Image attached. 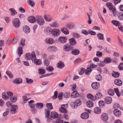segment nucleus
<instances>
[{"label":"nucleus","mask_w":123,"mask_h":123,"mask_svg":"<svg viewBox=\"0 0 123 123\" xmlns=\"http://www.w3.org/2000/svg\"><path fill=\"white\" fill-rule=\"evenodd\" d=\"M27 2L32 7H33L34 6L35 3L33 1L31 0H28Z\"/></svg>","instance_id":"09e8293b"},{"label":"nucleus","mask_w":123,"mask_h":123,"mask_svg":"<svg viewBox=\"0 0 123 123\" xmlns=\"http://www.w3.org/2000/svg\"><path fill=\"white\" fill-rule=\"evenodd\" d=\"M87 98L89 99H90L93 101H94L96 100V98H94L93 96L91 94H88L87 95Z\"/></svg>","instance_id":"7c9ffc66"},{"label":"nucleus","mask_w":123,"mask_h":123,"mask_svg":"<svg viewBox=\"0 0 123 123\" xmlns=\"http://www.w3.org/2000/svg\"><path fill=\"white\" fill-rule=\"evenodd\" d=\"M23 30L24 32L26 34L28 33L30 31V29L29 27L26 25L24 26Z\"/></svg>","instance_id":"b1692460"},{"label":"nucleus","mask_w":123,"mask_h":123,"mask_svg":"<svg viewBox=\"0 0 123 123\" xmlns=\"http://www.w3.org/2000/svg\"><path fill=\"white\" fill-rule=\"evenodd\" d=\"M60 33V30L57 29H53L51 34L54 36H57L59 35Z\"/></svg>","instance_id":"6e6552de"},{"label":"nucleus","mask_w":123,"mask_h":123,"mask_svg":"<svg viewBox=\"0 0 123 123\" xmlns=\"http://www.w3.org/2000/svg\"><path fill=\"white\" fill-rule=\"evenodd\" d=\"M34 101L33 100H31L29 101V105L30 107L31 108H33L35 106V105L33 104Z\"/></svg>","instance_id":"79ce46f5"},{"label":"nucleus","mask_w":123,"mask_h":123,"mask_svg":"<svg viewBox=\"0 0 123 123\" xmlns=\"http://www.w3.org/2000/svg\"><path fill=\"white\" fill-rule=\"evenodd\" d=\"M92 88L94 89H98L99 87V83L98 82H94L92 83L91 85Z\"/></svg>","instance_id":"4468645a"},{"label":"nucleus","mask_w":123,"mask_h":123,"mask_svg":"<svg viewBox=\"0 0 123 123\" xmlns=\"http://www.w3.org/2000/svg\"><path fill=\"white\" fill-rule=\"evenodd\" d=\"M95 78L97 81H100L102 80V77L101 75L99 74L96 76Z\"/></svg>","instance_id":"c03bdc74"},{"label":"nucleus","mask_w":123,"mask_h":123,"mask_svg":"<svg viewBox=\"0 0 123 123\" xmlns=\"http://www.w3.org/2000/svg\"><path fill=\"white\" fill-rule=\"evenodd\" d=\"M43 17L45 20L47 22H50L52 20V16L48 14H45L43 15Z\"/></svg>","instance_id":"9d476101"},{"label":"nucleus","mask_w":123,"mask_h":123,"mask_svg":"<svg viewBox=\"0 0 123 123\" xmlns=\"http://www.w3.org/2000/svg\"><path fill=\"white\" fill-rule=\"evenodd\" d=\"M80 117L83 119H86L89 117V114L87 112H85L81 114Z\"/></svg>","instance_id":"dca6fc26"},{"label":"nucleus","mask_w":123,"mask_h":123,"mask_svg":"<svg viewBox=\"0 0 123 123\" xmlns=\"http://www.w3.org/2000/svg\"><path fill=\"white\" fill-rule=\"evenodd\" d=\"M36 21L38 24L40 25H42L45 23L43 18L40 16H37L36 17Z\"/></svg>","instance_id":"7ed1b4c3"},{"label":"nucleus","mask_w":123,"mask_h":123,"mask_svg":"<svg viewBox=\"0 0 123 123\" xmlns=\"http://www.w3.org/2000/svg\"><path fill=\"white\" fill-rule=\"evenodd\" d=\"M111 23L114 25L117 26L119 25H120V24L118 21L115 20H113L112 21Z\"/></svg>","instance_id":"8fccbe9b"},{"label":"nucleus","mask_w":123,"mask_h":123,"mask_svg":"<svg viewBox=\"0 0 123 123\" xmlns=\"http://www.w3.org/2000/svg\"><path fill=\"white\" fill-rule=\"evenodd\" d=\"M9 10L10 11L11 14L12 16H14L17 13V12L14 8H10Z\"/></svg>","instance_id":"ea45409f"},{"label":"nucleus","mask_w":123,"mask_h":123,"mask_svg":"<svg viewBox=\"0 0 123 123\" xmlns=\"http://www.w3.org/2000/svg\"><path fill=\"white\" fill-rule=\"evenodd\" d=\"M67 40V38L66 37H59L57 39V41L60 43H65Z\"/></svg>","instance_id":"9b49d317"},{"label":"nucleus","mask_w":123,"mask_h":123,"mask_svg":"<svg viewBox=\"0 0 123 123\" xmlns=\"http://www.w3.org/2000/svg\"><path fill=\"white\" fill-rule=\"evenodd\" d=\"M50 116L53 118H56L58 117V114L56 112L53 111L51 113Z\"/></svg>","instance_id":"5701e85b"},{"label":"nucleus","mask_w":123,"mask_h":123,"mask_svg":"<svg viewBox=\"0 0 123 123\" xmlns=\"http://www.w3.org/2000/svg\"><path fill=\"white\" fill-rule=\"evenodd\" d=\"M10 100L13 102H15L17 100V98L15 96H13L10 97Z\"/></svg>","instance_id":"3c124183"},{"label":"nucleus","mask_w":123,"mask_h":123,"mask_svg":"<svg viewBox=\"0 0 123 123\" xmlns=\"http://www.w3.org/2000/svg\"><path fill=\"white\" fill-rule=\"evenodd\" d=\"M66 105H61V108L59 109V111L60 112L63 113H66L67 112L66 109V108L65 106Z\"/></svg>","instance_id":"6ab92c4d"},{"label":"nucleus","mask_w":123,"mask_h":123,"mask_svg":"<svg viewBox=\"0 0 123 123\" xmlns=\"http://www.w3.org/2000/svg\"><path fill=\"white\" fill-rule=\"evenodd\" d=\"M106 6L109 8V10L112 12L114 16H116L117 12L116 9L112 4L110 2H107L106 4Z\"/></svg>","instance_id":"f257e3e1"},{"label":"nucleus","mask_w":123,"mask_h":123,"mask_svg":"<svg viewBox=\"0 0 123 123\" xmlns=\"http://www.w3.org/2000/svg\"><path fill=\"white\" fill-rule=\"evenodd\" d=\"M101 118L104 121H106L108 119V116L106 113L103 114L101 116Z\"/></svg>","instance_id":"4be33fe9"},{"label":"nucleus","mask_w":123,"mask_h":123,"mask_svg":"<svg viewBox=\"0 0 123 123\" xmlns=\"http://www.w3.org/2000/svg\"><path fill=\"white\" fill-rule=\"evenodd\" d=\"M32 56L31 58V60L36 65H40L42 63L41 61L39 59H37L36 58L35 53L34 52H32Z\"/></svg>","instance_id":"f03ea898"},{"label":"nucleus","mask_w":123,"mask_h":123,"mask_svg":"<svg viewBox=\"0 0 123 123\" xmlns=\"http://www.w3.org/2000/svg\"><path fill=\"white\" fill-rule=\"evenodd\" d=\"M114 91L115 93L117 95L118 97H119L120 96V94L118 89V88H115L114 89Z\"/></svg>","instance_id":"13d9d810"},{"label":"nucleus","mask_w":123,"mask_h":123,"mask_svg":"<svg viewBox=\"0 0 123 123\" xmlns=\"http://www.w3.org/2000/svg\"><path fill=\"white\" fill-rule=\"evenodd\" d=\"M106 103L108 104H110L112 101L111 98L109 97H106L105 99Z\"/></svg>","instance_id":"cd10ccee"},{"label":"nucleus","mask_w":123,"mask_h":123,"mask_svg":"<svg viewBox=\"0 0 123 123\" xmlns=\"http://www.w3.org/2000/svg\"><path fill=\"white\" fill-rule=\"evenodd\" d=\"M61 32L64 34L67 35L69 34V31L68 29L66 28H62L61 29Z\"/></svg>","instance_id":"a878e982"},{"label":"nucleus","mask_w":123,"mask_h":123,"mask_svg":"<svg viewBox=\"0 0 123 123\" xmlns=\"http://www.w3.org/2000/svg\"><path fill=\"white\" fill-rule=\"evenodd\" d=\"M73 36L76 38H79L80 37V35L79 34L76 33H73Z\"/></svg>","instance_id":"0e129e2a"},{"label":"nucleus","mask_w":123,"mask_h":123,"mask_svg":"<svg viewBox=\"0 0 123 123\" xmlns=\"http://www.w3.org/2000/svg\"><path fill=\"white\" fill-rule=\"evenodd\" d=\"M74 47L71 45L65 44L63 46V50L66 51H69L73 50Z\"/></svg>","instance_id":"423d86ee"},{"label":"nucleus","mask_w":123,"mask_h":123,"mask_svg":"<svg viewBox=\"0 0 123 123\" xmlns=\"http://www.w3.org/2000/svg\"><path fill=\"white\" fill-rule=\"evenodd\" d=\"M81 104V102L80 99H78L76 100L75 102L71 103V105L74 106V108H76L78 106H79Z\"/></svg>","instance_id":"39448f33"},{"label":"nucleus","mask_w":123,"mask_h":123,"mask_svg":"<svg viewBox=\"0 0 123 123\" xmlns=\"http://www.w3.org/2000/svg\"><path fill=\"white\" fill-rule=\"evenodd\" d=\"M96 65L93 64H92L88 68L86 69L85 71V74L86 75H89L92 71L91 69L93 68L96 67Z\"/></svg>","instance_id":"1a4fd4ad"},{"label":"nucleus","mask_w":123,"mask_h":123,"mask_svg":"<svg viewBox=\"0 0 123 123\" xmlns=\"http://www.w3.org/2000/svg\"><path fill=\"white\" fill-rule=\"evenodd\" d=\"M28 20L29 22L31 23H34L36 21V18L31 16H30L28 17Z\"/></svg>","instance_id":"c85d7f7f"},{"label":"nucleus","mask_w":123,"mask_h":123,"mask_svg":"<svg viewBox=\"0 0 123 123\" xmlns=\"http://www.w3.org/2000/svg\"><path fill=\"white\" fill-rule=\"evenodd\" d=\"M55 42L54 39L51 38H47L46 39V43L49 44H52Z\"/></svg>","instance_id":"a211bd4d"},{"label":"nucleus","mask_w":123,"mask_h":123,"mask_svg":"<svg viewBox=\"0 0 123 123\" xmlns=\"http://www.w3.org/2000/svg\"><path fill=\"white\" fill-rule=\"evenodd\" d=\"M22 80L20 78H17L13 81V82L16 84H19L22 83Z\"/></svg>","instance_id":"72a5a7b5"},{"label":"nucleus","mask_w":123,"mask_h":123,"mask_svg":"<svg viewBox=\"0 0 123 123\" xmlns=\"http://www.w3.org/2000/svg\"><path fill=\"white\" fill-rule=\"evenodd\" d=\"M95 97L96 98L100 99L102 98V95L100 92H98L97 93Z\"/></svg>","instance_id":"de8ad7c7"},{"label":"nucleus","mask_w":123,"mask_h":123,"mask_svg":"<svg viewBox=\"0 0 123 123\" xmlns=\"http://www.w3.org/2000/svg\"><path fill=\"white\" fill-rule=\"evenodd\" d=\"M98 104L99 106L101 107H103L105 106V104L104 101L103 100H100L99 101Z\"/></svg>","instance_id":"e433bc0d"},{"label":"nucleus","mask_w":123,"mask_h":123,"mask_svg":"<svg viewBox=\"0 0 123 123\" xmlns=\"http://www.w3.org/2000/svg\"><path fill=\"white\" fill-rule=\"evenodd\" d=\"M119 74L117 72H114L112 74V76H113V77H117L119 76Z\"/></svg>","instance_id":"5fc2aeb1"},{"label":"nucleus","mask_w":123,"mask_h":123,"mask_svg":"<svg viewBox=\"0 0 123 123\" xmlns=\"http://www.w3.org/2000/svg\"><path fill=\"white\" fill-rule=\"evenodd\" d=\"M12 24L14 27L16 28H18L20 26V20L18 18H15L12 20Z\"/></svg>","instance_id":"20e7f679"},{"label":"nucleus","mask_w":123,"mask_h":123,"mask_svg":"<svg viewBox=\"0 0 123 123\" xmlns=\"http://www.w3.org/2000/svg\"><path fill=\"white\" fill-rule=\"evenodd\" d=\"M26 81L27 83L30 84L32 83L33 81L32 79L27 78H26Z\"/></svg>","instance_id":"bf43d9fd"},{"label":"nucleus","mask_w":123,"mask_h":123,"mask_svg":"<svg viewBox=\"0 0 123 123\" xmlns=\"http://www.w3.org/2000/svg\"><path fill=\"white\" fill-rule=\"evenodd\" d=\"M53 30L49 27H46L44 29L45 33L47 35H49L52 34Z\"/></svg>","instance_id":"0eeeda50"},{"label":"nucleus","mask_w":123,"mask_h":123,"mask_svg":"<svg viewBox=\"0 0 123 123\" xmlns=\"http://www.w3.org/2000/svg\"><path fill=\"white\" fill-rule=\"evenodd\" d=\"M32 52L31 54L30 53H26L25 56V58L26 60H29L32 58Z\"/></svg>","instance_id":"aec40b11"},{"label":"nucleus","mask_w":123,"mask_h":123,"mask_svg":"<svg viewBox=\"0 0 123 123\" xmlns=\"http://www.w3.org/2000/svg\"><path fill=\"white\" fill-rule=\"evenodd\" d=\"M85 69L84 68H81L79 72V74H80L82 75L84 74L85 72Z\"/></svg>","instance_id":"69168bd1"},{"label":"nucleus","mask_w":123,"mask_h":123,"mask_svg":"<svg viewBox=\"0 0 123 123\" xmlns=\"http://www.w3.org/2000/svg\"><path fill=\"white\" fill-rule=\"evenodd\" d=\"M86 105L88 107L91 108L93 106V103L91 101H88L86 102Z\"/></svg>","instance_id":"2f4dec72"},{"label":"nucleus","mask_w":123,"mask_h":123,"mask_svg":"<svg viewBox=\"0 0 123 123\" xmlns=\"http://www.w3.org/2000/svg\"><path fill=\"white\" fill-rule=\"evenodd\" d=\"M18 106L15 105H12L11 109L10 112L12 114H14L16 112V110Z\"/></svg>","instance_id":"f8f14e48"},{"label":"nucleus","mask_w":123,"mask_h":123,"mask_svg":"<svg viewBox=\"0 0 123 123\" xmlns=\"http://www.w3.org/2000/svg\"><path fill=\"white\" fill-rule=\"evenodd\" d=\"M46 106L49 109L52 110L53 108L52 104L51 103H47Z\"/></svg>","instance_id":"864d4df0"},{"label":"nucleus","mask_w":123,"mask_h":123,"mask_svg":"<svg viewBox=\"0 0 123 123\" xmlns=\"http://www.w3.org/2000/svg\"><path fill=\"white\" fill-rule=\"evenodd\" d=\"M114 83L116 85L120 86L122 84V80L119 79H116L114 81Z\"/></svg>","instance_id":"f3484780"},{"label":"nucleus","mask_w":123,"mask_h":123,"mask_svg":"<svg viewBox=\"0 0 123 123\" xmlns=\"http://www.w3.org/2000/svg\"><path fill=\"white\" fill-rule=\"evenodd\" d=\"M96 55L97 56L99 57H101L102 55V53L100 51L97 52Z\"/></svg>","instance_id":"338daca9"},{"label":"nucleus","mask_w":123,"mask_h":123,"mask_svg":"<svg viewBox=\"0 0 123 123\" xmlns=\"http://www.w3.org/2000/svg\"><path fill=\"white\" fill-rule=\"evenodd\" d=\"M36 107L38 109H41L43 107V104L41 103H38L36 104Z\"/></svg>","instance_id":"a18cd8bd"},{"label":"nucleus","mask_w":123,"mask_h":123,"mask_svg":"<svg viewBox=\"0 0 123 123\" xmlns=\"http://www.w3.org/2000/svg\"><path fill=\"white\" fill-rule=\"evenodd\" d=\"M97 37L98 39L99 40H103L104 39V35L101 33H99L98 34Z\"/></svg>","instance_id":"37998d69"},{"label":"nucleus","mask_w":123,"mask_h":123,"mask_svg":"<svg viewBox=\"0 0 123 123\" xmlns=\"http://www.w3.org/2000/svg\"><path fill=\"white\" fill-rule=\"evenodd\" d=\"M18 39V37L17 36H15L14 37V38L12 42V43L14 44L17 41Z\"/></svg>","instance_id":"052dcab7"},{"label":"nucleus","mask_w":123,"mask_h":123,"mask_svg":"<svg viewBox=\"0 0 123 123\" xmlns=\"http://www.w3.org/2000/svg\"><path fill=\"white\" fill-rule=\"evenodd\" d=\"M75 25L73 22H70L67 23L65 26L69 29H71L74 28L75 27Z\"/></svg>","instance_id":"ddd939ff"},{"label":"nucleus","mask_w":123,"mask_h":123,"mask_svg":"<svg viewBox=\"0 0 123 123\" xmlns=\"http://www.w3.org/2000/svg\"><path fill=\"white\" fill-rule=\"evenodd\" d=\"M63 96L65 98H69L70 96V93L68 92H65L63 94Z\"/></svg>","instance_id":"680f3d73"},{"label":"nucleus","mask_w":123,"mask_h":123,"mask_svg":"<svg viewBox=\"0 0 123 123\" xmlns=\"http://www.w3.org/2000/svg\"><path fill=\"white\" fill-rule=\"evenodd\" d=\"M118 19L121 20H123V13L120 12L117 14Z\"/></svg>","instance_id":"a19ab883"},{"label":"nucleus","mask_w":123,"mask_h":123,"mask_svg":"<svg viewBox=\"0 0 123 123\" xmlns=\"http://www.w3.org/2000/svg\"><path fill=\"white\" fill-rule=\"evenodd\" d=\"M71 53L72 54L75 55H76L80 53V51L78 49H75L72 51Z\"/></svg>","instance_id":"58836bf2"},{"label":"nucleus","mask_w":123,"mask_h":123,"mask_svg":"<svg viewBox=\"0 0 123 123\" xmlns=\"http://www.w3.org/2000/svg\"><path fill=\"white\" fill-rule=\"evenodd\" d=\"M46 69L48 71L51 72L54 70V68L52 67L49 66V67L47 68Z\"/></svg>","instance_id":"774afa93"},{"label":"nucleus","mask_w":123,"mask_h":123,"mask_svg":"<svg viewBox=\"0 0 123 123\" xmlns=\"http://www.w3.org/2000/svg\"><path fill=\"white\" fill-rule=\"evenodd\" d=\"M112 60L110 58L107 57L105 58L104 60L105 63L106 64H108L110 63L111 62Z\"/></svg>","instance_id":"473e14b6"},{"label":"nucleus","mask_w":123,"mask_h":123,"mask_svg":"<svg viewBox=\"0 0 123 123\" xmlns=\"http://www.w3.org/2000/svg\"><path fill=\"white\" fill-rule=\"evenodd\" d=\"M101 111V110L100 108L97 107L95 108L94 110V113L96 114L100 113Z\"/></svg>","instance_id":"4c0bfd02"},{"label":"nucleus","mask_w":123,"mask_h":123,"mask_svg":"<svg viewBox=\"0 0 123 123\" xmlns=\"http://www.w3.org/2000/svg\"><path fill=\"white\" fill-rule=\"evenodd\" d=\"M69 43L72 45H74L76 44L77 42L75 39L73 38L70 39L69 40Z\"/></svg>","instance_id":"c756f323"},{"label":"nucleus","mask_w":123,"mask_h":123,"mask_svg":"<svg viewBox=\"0 0 123 123\" xmlns=\"http://www.w3.org/2000/svg\"><path fill=\"white\" fill-rule=\"evenodd\" d=\"M2 98L4 99H7L9 98V96L7 95L6 92L2 93Z\"/></svg>","instance_id":"49530a36"},{"label":"nucleus","mask_w":123,"mask_h":123,"mask_svg":"<svg viewBox=\"0 0 123 123\" xmlns=\"http://www.w3.org/2000/svg\"><path fill=\"white\" fill-rule=\"evenodd\" d=\"M50 111L48 110H46L45 112V115L46 117L47 118H48L50 116Z\"/></svg>","instance_id":"603ef678"},{"label":"nucleus","mask_w":123,"mask_h":123,"mask_svg":"<svg viewBox=\"0 0 123 123\" xmlns=\"http://www.w3.org/2000/svg\"><path fill=\"white\" fill-rule=\"evenodd\" d=\"M6 73L7 74L10 78H11L13 77V75L11 72L7 71H6Z\"/></svg>","instance_id":"4d7b16f0"},{"label":"nucleus","mask_w":123,"mask_h":123,"mask_svg":"<svg viewBox=\"0 0 123 123\" xmlns=\"http://www.w3.org/2000/svg\"><path fill=\"white\" fill-rule=\"evenodd\" d=\"M50 27H52L56 28L58 26V23L55 22H54L50 25Z\"/></svg>","instance_id":"c9c22d12"},{"label":"nucleus","mask_w":123,"mask_h":123,"mask_svg":"<svg viewBox=\"0 0 123 123\" xmlns=\"http://www.w3.org/2000/svg\"><path fill=\"white\" fill-rule=\"evenodd\" d=\"M108 94L111 96H113L114 94V91L111 89L108 90Z\"/></svg>","instance_id":"6e6d98bb"},{"label":"nucleus","mask_w":123,"mask_h":123,"mask_svg":"<svg viewBox=\"0 0 123 123\" xmlns=\"http://www.w3.org/2000/svg\"><path fill=\"white\" fill-rule=\"evenodd\" d=\"M47 50L48 51H56L57 50L56 47L55 46H50L47 48Z\"/></svg>","instance_id":"2eb2a0df"},{"label":"nucleus","mask_w":123,"mask_h":123,"mask_svg":"<svg viewBox=\"0 0 123 123\" xmlns=\"http://www.w3.org/2000/svg\"><path fill=\"white\" fill-rule=\"evenodd\" d=\"M18 50L17 52L18 55L19 57L21 56L23 54V50L22 48L21 47H19L18 48Z\"/></svg>","instance_id":"f704fd0d"},{"label":"nucleus","mask_w":123,"mask_h":123,"mask_svg":"<svg viewBox=\"0 0 123 123\" xmlns=\"http://www.w3.org/2000/svg\"><path fill=\"white\" fill-rule=\"evenodd\" d=\"M118 39L119 40V43L120 47H123V43L121 39L118 37Z\"/></svg>","instance_id":"e2e57ef3"},{"label":"nucleus","mask_w":123,"mask_h":123,"mask_svg":"<svg viewBox=\"0 0 123 123\" xmlns=\"http://www.w3.org/2000/svg\"><path fill=\"white\" fill-rule=\"evenodd\" d=\"M65 66L63 62L62 61H60L57 64V67L60 69H61Z\"/></svg>","instance_id":"412c9836"},{"label":"nucleus","mask_w":123,"mask_h":123,"mask_svg":"<svg viewBox=\"0 0 123 123\" xmlns=\"http://www.w3.org/2000/svg\"><path fill=\"white\" fill-rule=\"evenodd\" d=\"M79 94L76 91L73 92L71 94V97L73 98H76L79 97Z\"/></svg>","instance_id":"bb28decb"},{"label":"nucleus","mask_w":123,"mask_h":123,"mask_svg":"<svg viewBox=\"0 0 123 123\" xmlns=\"http://www.w3.org/2000/svg\"><path fill=\"white\" fill-rule=\"evenodd\" d=\"M113 113L117 117H120L121 114V112L120 111L117 110L115 109Z\"/></svg>","instance_id":"393cba45"}]
</instances>
